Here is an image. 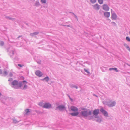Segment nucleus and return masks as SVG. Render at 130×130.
Listing matches in <instances>:
<instances>
[{
	"label": "nucleus",
	"mask_w": 130,
	"mask_h": 130,
	"mask_svg": "<svg viewBox=\"0 0 130 130\" xmlns=\"http://www.w3.org/2000/svg\"><path fill=\"white\" fill-rule=\"evenodd\" d=\"M112 23H113L115 25H116V24L114 22H112Z\"/></svg>",
	"instance_id": "473e14b6"
},
{
	"label": "nucleus",
	"mask_w": 130,
	"mask_h": 130,
	"mask_svg": "<svg viewBox=\"0 0 130 130\" xmlns=\"http://www.w3.org/2000/svg\"><path fill=\"white\" fill-rule=\"evenodd\" d=\"M103 10L105 11H108L109 9V7L106 4H104L103 6Z\"/></svg>",
	"instance_id": "f03ea898"
},
{
	"label": "nucleus",
	"mask_w": 130,
	"mask_h": 130,
	"mask_svg": "<svg viewBox=\"0 0 130 130\" xmlns=\"http://www.w3.org/2000/svg\"><path fill=\"white\" fill-rule=\"evenodd\" d=\"M49 79L48 77H46L43 79V80H45L47 82L49 80Z\"/></svg>",
	"instance_id": "6ab92c4d"
},
{
	"label": "nucleus",
	"mask_w": 130,
	"mask_h": 130,
	"mask_svg": "<svg viewBox=\"0 0 130 130\" xmlns=\"http://www.w3.org/2000/svg\"><path fill=\"white\" fill-rule=\"evenodd\" d=\"M75 88L76 89H77V86H76L75 87Z\"/></svg>",
	"instance_id": "c9c22d12"
},
{
	"label": "nucleus",
	"mask_w": 130,
	"mask_h": 130,
	"mask_svg": "<svg viewBox=\"0 0 130 130\" xmlns=\"http://www.w3.org/2000/svg\"><path fill=\"white\" fill-rule=\"evenodd\" d=\"M23 79H24V77H23Z\"/></svg>",
	"instance_id": "4c0bfd02"
},
{
	"label": "nucleus",
	"mask_w": 130,
	"mask_h": 130,
	"mask_svg": "<svg viewBox=\"0 0 130 130\" xmlns=\"http://www.w3.org/2000/svg\"><path fill=\"white\" fill-rule=\"evenodd\" d=\"M42 103H40L39 105H40V106H41L42 105Z\"/></svg>",
	"instance_id": "2f4dec72"
},
{
	"label": "nucleus",
	"mask_w": 130,
	"mask_h": 130,
	"mask_svg": "<svg viewBox=\"0 0 130 130\" xmlns=\"http://www.w3.org/2000/svg\"><path fill=\"white\" fill-rule=\"evenodd\" d=\"M25 84H23V82L22 83H20L18 84V86L19 87H21L22 86H24Z\"/></svg>",
	"instance_id": "f3484780"
},
{
	"label": "nucleus",
	"mask_w": 130,
	"mask_h": 130,
	"mask_svg": "<svg viewBox=\"0 0 130 130\" xmlns=\"http://www.w3.org/2000/svg\"><path fill=\"white\" fill-rule=\"evenodd\" d=\"M90 2L92 3H95L96 2V0H90Z\"/></svg>",
	"instance_id": "5701e85b"
},
{
	"label": "nucleus",
	"mask_w": 130,
	"mask_h": 130,
	"mask_svg": "<svg viewBox=\"0 0 130 130\" xmlns=\"http://www.w3.org/2000/svg\"><path fill=\"white\" fill-rule=\"evenodd\" d=\"M23 84H25L24 86V87L23 88V89H25L27 88V86L26 85V84L27 83V82L25 80H24L23 81Z\"/></svg>",
	"instance_id": "ddd939ff"
},
{
	"label": "nucleus",
	"mask_w": 130,
	"mask_h": 130,
	"mask_svg": "<svg viewBox=\"0 0 130 130\" xmlns=\"http://www.w3.org/2000/svg\"><path fill=\"white\" fill-rule=\"evenodd\" d=\"M93 7L94 9L96 10H98L99 9V7L97 4H95L93 6Z\"/></svg>",
	"instance_id": "2eb2a0df"
},
{
	"label": "nucleus",
	"mask_w": 130,
	"mask_h": 130,
	"mask_svg": "<svg viewBox=\"0 0 130 130\" xmlns=\"http://www.w3.org/2000/svg\"><path fill=\"white\" fill-rule=\"evenodd\" d=\"M1 95V93L0 92V95Z\"/></svg>",
	"instance_id": "e433bc0d"
},
{
	"label": "nucleus",
	"mask_w": 130,
	"mask_h": 130,
	"mask_svg": "<svg viewBox=\"0 0 130 130\" xmlns=\"http://www.w3.org/2000/svg\"><path fill=\"white\" fill-rule=\"evenodd\" d=\"M18 65L19 66V67H22V66H24V65H21V64H18Z\"/></svg>",
	"instance_id": "c85d7f7f"
},
{
	"label": "nucleus",
	"mask_w": 130,
	"mask_h": 130,
	"mask_svg": "<svg viewBox=\"0 0 130 130\" xmlns=\"http://www.w3.org/2000/svg\"><path fill=\"white\" fill-rule=\"evenodd\" d=\"M99 112V109H96L94 110L93 113V114L95 115H97Z\"/></svg>",
	"instance_id": "6e6552de"
},
{
	"label": "nucleus",
	"mask_w": 130,
	"mask_h": 130,
	"mask_svg": "<svg viewBox=\"0 0 130 130\" xmlns=\"http://www.w3.org/2000/svg\"><path fill=\"white\" fill-rule=\"evenodd\" d=\"M42 3H45L46 2V0H41Z\"/></svg>",
	"instance_id": "b1692460"
},
{
	"label": "nucleus",
	"mask_w": 130,
	"mask_h": 130,
	"mask_svg": "<svg viewBox=\"0 0 130 130\" xmlns=\"http://www.w3.org/2000/svg\"><path fill=\"white\" fill-rule=\"evenodd\" d=\"M12 84L13 86L17 85L18 84V82L16 80H14L12 82Z\"/></svg>",
	"instance_id": "f8f14e48"
},
{
	"label": "nucleus",
	"mask_w": 130,
	"mask_h": 130,
	"mask_svg": "<svg viewBox=\"0 0 130 130\" xmlns=\"http://www.w3.org/2000/svg\"><path fill=\"white\" fill-rule=\"evenodd\" d=\"M25 111L26 112V114H27L28 113L30 112L29 110L28 109H26L25 110Z\"/></svg>",
	"instance_id": "aec40b11"
},
{
	"label": "nucleus",
	"mask_w": 130,
	"mask_h": 130,
	"mask_svg": "<svg viewBox=\"0 0 130 130\" xmlns=\"http://www.w3.org/2000/svg\"><path fill=\"white\" fill-rule=\"evenodd\" d=\"M78 114V112H75L71 113V115L72 116H77Z\"/></svg>",
	"instance_id": "4468645a"
},
{
	"label": "nucleus",
	"mask_w": 130,
	"mask_h": 130,
	"mask_svg": "<svg viewBox=\"0 0 130 130\" xmlns=\"http://www.w3.org/2000/svg\"><path fill=\"white\" fill-rule=\"evenodd\" d=\"M104 15L105 17L108 18L110 16V13L108 12H105L104 13Z\"/></svg>",
	"instance_id": "9d476101"
},
{
	"label": "nucleus",
	"mask_w": 130,
	"mask_h": 130,
	"mask_svg": "<svg viewBox=\"0 0 130 130\" xmlns=\"http://www.w3.org/2000/svg\"><path fill=\"white\" fill-rule=\"evenodd\" d=\"M115 105V102H109L108 104V106L110 107H112Z\"/></svg>",
	"instance_id": "0eeeda50"
},
{
	"label": "nucleus",
	"mask_w": 130,
	"mask_h": 130,
	"mask_svg": "<svg viewBox=\"0 0 130 130\" xmlns=\"http://www.w3.org/2000/svg\"><path fill=\"white\" fill-rule=\"evenodd\" d=\"M81 109L83 111L81 112V114L83 116L86 117L91 114V112L90 111H89L85 108H83Z\"/></svg>",
	"instance_id": "f257e3e1"
},
{
	"label": "nucleus",
	"mask_w": 130,
	"mask_h": 130,
	"mask_svg": "<svg viewBox=\"0 0 130 130\" xmlns=\"http://www.w3.org/2000/svg\"><path fill=\"white\" fill-rule=\"evenodd\" d=\"M101 119L99 118H98L96 120L98 122H100L101 121Z\"/></svg>",
	"instance_id": "4be33fe9"
},
{
	"label": "nucleus",
	"mask_w": 130,
	"mask_h": 130,
	"mask_svg": "<svg viewBox=\"0 0 130 130\" xmlns=\"http://www.w3.org/2000/svg\"><path fill=\"white\" fill-rule=\"evenodd\" d=\"M109 70H115L116 72H118V71L117 70V69L116 68H111L109 69Z\"/></svg>",
	"instance_id": "dca6fc26"
},
{
	"label": "nucleus",
	"mask_w": 130,
	"mask_h": 130,
	"mask_svg": "<svg viewBox=\"0 0 130 130\" xmlns=\"http://www.w3.org/2000/svg\"><path fill=\"white\" fill-rule=\"evenodd\" d=\"M70 99L72 101V100H73L72 99H71V98H70Z\"/></svg>",
	"instance_id": "f704fd0d"
},
{
	"label": "nucleus",
	"mask_w": 130,
	"mask_h": 130,
	"mask_svg": "<svg viewBox=\"0 0 130 130\" xmlns=\"http://www.w3.org/2000/svg\"><path fill=\"white\" fill-rule=\"evenodd\" d=\"M57 108L58 109L60 110H62L65 109V107L63 106L60 105L58 106Z\"/></svg>",
	"instance_id": "1a4fd4ad"
},
{
	"label": "nucleus",
	"mask_w": 130,
	"mask_h": 130,
	"mask_svg": "<svg viewBox=\"0 0 130 130\" xmlns=\"http://www.w3.org/2000/svg\"><path fill=\"white\" fill-rule=\"evenodd\" d=\"M4 73L5 75H7V72L6 71H5L4 72Z\"/></svg>",
	"instance_id": "cd10ccee"
},
{
	"label": "nucleus",
	"mask_w": 130,
	"mask_h": 130,
	"mask_svg": "<svg viewBox=\"0 0 130 130\" xmlns=\"http://www.w3.org/2000/svg\"><path fill=\"white\" fill-rule=\"evenodd\" d=\"M4 44V43L3 41H1L0 42V45L3 46Z\"/></svg>",
	"instance_id": "a878e982"
},
{
	"label": "nucleus",
	"mask_w": 130,
	"mask_h": 130,
	"mask_svg": "<svg viewBox=\"0 0 130 130\" xmlns=\"http://www.w3.org/2000/svg\"><path fill=\"white\" fill-rule=\"evenodd\" d=\"M37 5H39V3L38 2H37V4H36Z\"/></svg>",
	"instance_id": "c756f323"
},
{
	"label": "nucleus",
	"mask_w": 130,
	"mask_h": 130,
	"mask_svg": "<svg viewBox=\"0 0 130 130\" xmlns=\"http://www.w3.org/2000/svg\"><path fill=\"white\" fill-rule=\"evenodd\" d=\"M98 2L100 4H102L103 3V0H98Z\"/></svg>",
	"instance_id": "412c9836"
},
{
	"label": "nucleus",
	"mask_w": 130,
	"mask_h": 130,
	"mask_svg": "<svg viewBox=\"0 0 130 130\" xmlns=\"http://www.w3.org/2000/svg\"><path fill=\"white\" fill-rule=\"evenodd\" d=\"M51 107V105L49 103H46L44 104L43 106V107L45 108H49Z\"/></svg>",
	"instance_id": "7ed1b4c3"
},
{
	"label": "nucleus",
	"mask_w": 130,
	"mask_h": 130,
	"mask_svg": "<svg viewBox=\"0 0 130 130\" xmlns=\"http://www.w3.org/2000/svg\"><path fill=\"white\" fill-rule=\"evenodd\" d=\"M70 108L72 111H76L78 110L77 108L74 106H71Z\"/></svg>",
	"instance_id": "39448f33"
},
{
	"label": "nucleus",
	"mask_w": 130,
	"mask_h": 130,
	"mask_svg": "<svg viewBox=\"0 0 130 130\" xmlns=\"http://www.w3.org/2000/svg\"><path fill=\"white\" fill-rule=\"evenodd\" d=\"M100 111L105 116H107L108 115V113L107 111L104 110L103 108H101L100 109Z\"/></svg>",
	"instance_id": "20e7f679"
},
{
	"label": "nucleus",
	"mask_w": 130,
	"mask_h": 130,
	"mask_svg": "<svg viewBox=\"0 0 130 130\" xmlns=\"http://www.w3.org/2000/svg\"><path fill=\"white\" fill-rule=\"evenodd\" d=\"M126 39L128 41H130V38L128 37H126Z\"/></svg>",
	"instance_id": "393cba45"
},
{
	"label": "nucleus",
	"mask_w": 130,
	"mask_h": 130,
	"mask_svg": "<svg viewBox=\"0 0 130 130\" xmlns=\"http://www.w3.org/2000/svg\"><path fill=\"white\" fill-rule=\"evenodd\" d=\"M36 75L39 76H41L42 75V74L41 72L39 71H37L35 72Z\"/></svg>",
	"instance_id": "423d86ee"
},
{
	"label": "nucleus",
	"mask_w": 130,
	"mask_h": 130,
	"mask_svg": "<svg viewBox=\"0 0 130 130\" xmlns=\"http://www.w3.org/2000/svg\"><path fill=\"white\" fill-rule=\"evenodd\" d=\"M84 71L86 72H87V73L89 74V72L88 71V70H87V69H84Z\"/></svg>",
	"instance_id": "bb28decb"
},
{
	"label": "nucleus",
	"mask_w": 130,
	"mask_h": 130,
	"mask_svg": "<svg viewBox=\"0 0 130 130\" xmlns=\"http://www.w3.org/2000/svg\"><path fill=\"white\" fill-rule=\"evenodd\" d=\"M2 73V71L0 69V74Z\"/></svg>",
	"instance_id": "7c9ffc66"
},
{
	"label": "nucleus",
	"mask_w": 130,
	"mask_h": 130,
	"mask_svg": "<svg viewBox=\"0 0 130 130\" xmlns=\"http://www.w3.org/2000/svg\"><path fill=\"white\" fill-rule=\"evenodd\" d=\"M124 45L126 47L128 50H130V49L128 46V45L126 43H125L124 44Z\"/></svg>",
	"instance_id": "a211bd4d"
},
{
	"label": "nucleus",
	"mask_w": 130,
	"mask_h": 130,
	"mask_svg": "<svg viewBox=\"0 0 130 130\" xmlns=\"http://www.w3.org/2000/svg\"><path fill=\"white\" fill-rule=\"evenodd\" d=\"M33 34H37L38 33H37L36 32H35V33H33Z\"/></svg>",
	"instance_id": "72a5a7b5"
},
{
	"label": "nucleus",
	"mask_w": 130,
	"mask_h": 130,
	"mask_svg": "<svg viewBox=\"0 0 130 130\" xmlns=\"http://www.w3.org/2000/svg\"><path fill=\"white\" fill-rule=\"evenodd\" d=\"M117 17V15L115 13H113L112 14L111 18L112 19L115 20Z\"/></svg>",
	"instance_id": "9b49d317"
}]
</instances>
